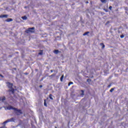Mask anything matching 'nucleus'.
Segmentation results:
<instances>
[{
  "mask_svg": "<svg viewBox=\"0 0 128 128\" xmlns=\"http://www.w3.org/2000/svg\"><path fill=\"white\" fill-rule=\"evenodd\" d=\"M8 110H14V112H16V114L18 116H20V114H18V112H19L20 114H22V110H18L16 108H14L12 106H9L8 107Z\"/></svg>",
  "mask_w": 128,
  "mask_h": 128,
  "instance_id": "f257e3e1",
  "label": "nucleus"
},
{
  "mask_svg": "<svg viewBox=\"0 0 128 128\" xmlns=\"http://www.w3.org/2000/svg\"><path fill=\"white\" fill-rule=\"evenodd\" d=\"M14 122V118L7 120L2 124H3L4 126L0 127V128H7L6 126V124H8V122Z\"/></svg>",
  "mask_w": 128,
  "mask_h": 128,
  "instance_id": "f03ea898",
  "label": "nucleus"
},
{
  "mask_svg": "<svg viewBox=\"0 0 128 128\" xmlns=\"http://www.w3.org/2000/svg\"><path fill=\"white\" fill-rule=\"evenodd\" d=\"M26 32H27V34L28 32L34 34V27L28 28V29L26 30Z\"/></svg>",
  "mask_w": 128,
  "mask_h": 128,
  "instance_id": "7ed1b4c3",
  "label": "nucleus"
},
{
  "mask_svg": "<svg viewBox=\"0 0 128 128\" xmlns=\"http://www.w3.org/2000/svg\"><path fill=\"white\" fill-rule=\"evenodd\" d=\"M6 84H7L8 87L9 88H12V86H14V84H12V83H11L10 82H7Z\"/></svg>",
  "mask_w": 128,
  "mask_h": 128,
  "instance_id": "20e7f679",
  "label": "nucleus"
},
{
  "mask_svg": "<svg viewBox=\"0 0 128 128\" xmlns=\"http://www.w3.org/2000/svg\"><path fill=\"white\" fill-rule=\"evenodd\" d=\"M8 14H1L0 15V18H8Z\"/></svg>",
  "mask_w": 128,
  "mask_h": 128,
  "instance_id": "39448f33",
  "label": "nucleus"
},
{
  "mask_svg": "<svg viewBox=\"0 0 128 128\" xmlns=\"http://www.w3.org/2000/svg\"><path fill=\"white\" fill-rule=\"evenodd\" d=\"M54 54H58V52L60 53V51L58 50H55L54 51Z\"/></svg>",
  "mask_w": 128,
  "mask_h": 128,
  "instance_id": "423d86ee",
  "label": "nucleus"
},
{
  "mask_svg": "<svg viewBox=\"0 0 128 128\" xmlns=\"http://www.w3.org/2000/svg\"><path fill=\"white\" fill-rule=\"evenodd\" d=\"M0 100H2V102H4V100H6V96H4L2 97H0Z\"/></svg>",
  "mask_w": 128,
  "mask_h": 128,
  "instance_id": "0eeeda50",
  "label": "nucleus"
},
{
  "mask_svg": "<svg viewBox=\"0 0 128 128\" xmlns=\"http://www.w3.org/2000/svg\"><path fill=\"white\" fill-rule=\"evenodd\" d=\"M40 52L38 54V56H42L44 54V50H40Z\"/></svg>",
  "mask_w": 128,
  "mask_h": 128,
  "instance_id": "6e6552de",
  "label": "nucleus"
},
{
  "mask_svg": "<svg viewBox=\"0 0 128 128\" xmlns=\"http://www.w3.org/2000/svg\"><path fill=\"white\" fill-rule=\"evenodd\" d=\"M8 92H12V94H14V88H10V90H8Z\"/></svg>",
  "mask_w": 128,
  "mask_h": 128,
  "instance_id": "1a4fd4ad",
  "label": "nucleus"
},
{
  "mask_svg": "<svg viewBox=\"0 0 128 128\" xmlns=\"http://www.w3.org/2000/svg\"><path fill=\"white\" fill-rule=\"evenodd\" d=\"M6 22H12V18H8L6 20Z\"/></svg>",
  "mask_w": 128,
  "mask_h": 128,
  "instance_id": "9d476101",
  "label": "nucleus"
},
{
  "mask_svg": "<svg viewBox=\"0 0 128 128\" xmlns=\"http://www.w3.org/2000/svg\"><path fill=\"white\" fill-rule=\"evenodd\" d=\"M100 46H102V50H104V48L106 46H104V43H102V42L100 44Z\"/></svg>",
  "mask_w": 128,
  "mask_h": 128,
  "instance_id": "9b49d317",
  "label": "nucleus"
},
{
  "mask_svg": "<svg viewBox=\"0 0 128 128\" xmlns=\"http://www.w3.org/2000/svg\"><path fill=\"white\" fill-rule=\"evenodd\" d=\"M80 92H82V94H80V96H84V90H81Z\"/></svg>",
  "mask_w": 128,
  "mask_h": 128,
  "instance_id": "f8f14e48",
  "label": "nucleus"
},
{
  "mask_svg": "<svg viewBox=\"0 0 128 128\" xmlns=\"http://www.w3.org/2000/svg\"><path fill=\"white\" fill-rule=\"evenodd\" d=\"M22 18L24 20H28V17L26 16H22Z\"/></svg>",
  "mask_w": 128,
  "mask_h": 128,
  "instance_id": "ddd939ff",
  "label": "nucleus"
},
{
  "mask_svg": "<svg viewBox=\"0 0 128 128\" xmlns=\"http://www.w3.org/2000/svg\"><path fill=\"white\" fill-rule=\"evenodd\" d=\"M88 34H90V32H86L83 34V36H88Z\"/></svg>",
  "mask_w": 128,
  "mask_h": 128,
  "instance_id": "4468645a",
  "label": "nucleus"
},
{
  "mask_svg": "<svg viewBox=\"0 0 128 128\" xmlns=\"http://www.w3.org/2000/svg\"><path fill=\"white\" fill-rule=\"evenodd\" d=\"M114 90H116V88H114L110 89V92H112Z\"/></svg>",
  "mask_w": 128,
  "mask_h": 128,
  "instance_id": "2eb2a0df",
  "label": "nucleus"
},
{
  "mask_svg": "<svg viewBox=\"0 0 128 128\" xmlns=\"http://www.w3.org/2000/svg\"><path fill=\"white\" fill-rule=\"evenodd\" d=\"M49 98H50V100H54V98H52V94H50L49 95Z\"/></svg>",
  "mask_w": 128,
  "mask_h": 128,
  "instance_id": "dca6fc26",
  "label": "nucleus"
},
{
  "mask_svg": "<svg viewBox=\"0 0 128 128\" xmlns=\"http://www.w3.org/2000/svg\"><path fill=\"white\" fill-rule=\"evenodd\" d=\"M64 75H62V76L60 77V82H62L63 80H64Z\"/></svg>",
  "mask_w": 128,
  "mask_h": 128,
  "instance_id": "f3484780",
  "label": "nucleus"
},
{
  "mask_svg": "<svg viewBox=\"0 0 128 128\" xmlns=\"http://www.w3.org/2000/svg\"><path fill=\"white\" fill-rule=\"evenodd\" d=\"M44 106H48L46 100H44Z\"/></svg>",
  "mask_w": 128,
  "mask_h": 128,
  "instance_id": "a211bd4d",
  "label": "nucleus"
},
{
  "mask_svg": "<svg viewBox=\"0 0 128 128\" xmlns=\"http://www.w3.org/2000/svg\"><path fill=\"white\" fill-rule=\"evenodd\" d=\"M100 2L102 3L106 4V0H100Z\"/></svg>",
  "mask_w": 128,
  "mask_h": 128,
  "instance_id": "6ab92c4d",
  "label": "nucleus"
},
{
  "mask_svg": "<svg viewBox=\"0 0 128 128\" xmlns=\"http://www.w3.org/2000/svg\"><path fill=\"white\" fill-rule=\"evenodd\" d=\"M70 84H74V82H70L68 84V86H70Z\"/></svg>",
  "mask_w": 128,
  "mask_h": 128,
  "instance_id": "aec40b11",
  "label": "nucleus"
},
{
  "mask_svg": "<svg viewBox=\"0 0 128 128\" xmlns=\"http://www.w3.org/2000/svg\"><path fill=\"white\" fill-rule=\"evenodd\" d=\"M120 38H124V35L122 34L121 36H120Z\"/></svg>",
  "mask_w": 128,
  "mask_h": 128,
  "instance_id": "412c9836",
  "label": "nucleus"
},
{
  "mask_svg": "<svg viewBox=\"0 0 128 128\" xmlns=\"http://www.w3.org/2000/svg\"><path fill=\"white\" fill-rule=\"evenodd\" d=\"M87 82H92V80L90 79V78H88L87 80Z\"/></svg>",
  "mask_w": 128,
  "mask_h": 128,
  "instance_id": "4be33fe9",
  "label": "nucleus"
},
{
  "mask_svg": "<svg viewBox=\"0 0 128 128\" xmlns=\"http://www.w3.org/2000/svg\"><path fill=\"white\" fill-rule=\"evenodd\" d=\"M110 21H108L106 24V26H108V24H110Z\"/></svg>",
  "mask_w": 128,
  "mask_h": 128,
  "instance_id": "5701e85b",
  "label": "nucleus"
},
{
  "mask_svg": "<svg viewBox=\"0 0 128 128\" xmlns=\"http://www.w3.org/2000/svg\"><path fill=\"white\" fill-rule=\"evenodd\" d=\"M110 86H112V84H110L108 86V88H110Z\"/></svg>",
  "mask_w": 128,
  "mask_h": 128,
  "instance_id": "b1692460",
  "label": "nucleus"
},
{
  "mask_svg": "<svg viewBox=\"0 0 128 128\" xmlns=\"http://www.w3.org/2000/svg\"><path fill=\"white\" fill-rule=\"evenodd\" d=\"M112 6H109V10H112Z\"/></svg>",
  "mask_w": 128,
  "mask_h": 128,
  "instance_id": "393cba45",
  "label": "nucleus"
},
{
  "mask_svg": "<svg viewBox=\"0 0 128 128\" xmlns=\"http://www.w3.org/2000/svg\"><path fill=\"white\" fill-rule=\"evenodd\" d=\"M104 10L106 12H108V10L107 9L104 8Z\"/></svg>",
  "mask_w": 128,
  "mask_h": 128,
  "instance_id": "a878e982",
  "label": "nucleus"
},
{
  "mask_svg": "<svg viewBox=\"0 0 128 128\" xmlns=\"http://www.w3.org/2000/svg\"><path fill=\"white\" fill-rule=\"evenodd\" d=\"M0 76H1L2 78H4V76L2 75L1 74H0Z\"/></svg>",
  "mask_w": 128,
  "mask_h": 128,
  "instance_id": "bb28decb",
  "label": "nucleus"
},
{
  "mask_svg": "<svg viewBox=\"0 0 128 128\" xmlns=\"http://www.w3.org/2000/svg\"><path fill=\"white\" fill-rule=\"evenodd\" d=\"M24 74H26V76H28V72H25L24 73Z\"/></svg>",
  "mask_w": 128,
  "mask_h": 128,
  "instance_id": "cd10ccee",
  "label": "nucleus"
},
{
  "mask_svg": "<svg viewBox=\"0 0 128 128\" xmlns=\"http://www.w3.org/2000/svg\"><path fill=\"white\" fill-rule=\"evenodd\" d=\"M54 76H56V74H52L50 76H51V77Z\"/></svg>",
  "mask_w": 128,
  "mask_h": 128,
  "instance_id": "c85d7f7f",
  "label": "nucleus"
},
{
  "mask_svg": "<svg viewBox=\"0 0 128 128\" xmlns=\"http://www.w3.org/2000/svg\"><path fill=\"white\" fill-rule=\"evenodd\" d=\"M39 88H42V85H40V86H39Z\"/></svg>",
  "mask_w": 128,
  "mask_h": 128,
  "instance_id": "c756f323",
  "label": "nucleus"
},
{
  "mask_svg": "<svg viewBox=\"0 0 128 128\" xmlns=\"http://www.w3.org/2000/svg\"><path fill=\"white\" fill-rule=\"evenodd\" d=\"M86 4H88V1H86Z\"/></svg>",
  "mask_w": 128,
  "mask_h": 128,
  "instance_id": "7c9ffc66",
  "label": "nucleus"
},
{
  "mask_svg": "<svg viewBox=\"0 0 128 128\" xmlns=\"http://www.w3.org/2000/svg\"><path fill=\"white\" fill-rule=\"evenodd\" d=\"M118 34H120V30H118Z\"/></svg>",
  "mask_w": 128,
  "mask_h": 128,
  "instance_id": "2f4dec72",
  "label": "nucleus"
},
{
  "mask_svg": "<svg viewBox=\"0 0 128 128\" xmlns=\"http://www.w3.org/2000/svg\"><path fill=\"white\" fill-rule=\"evenodd\" d=\"M50 72H54V70H50Z\"/></svg>",
  "mask_w": 128,
  "mask_h": 128,
  "instance_id": "473e14b6",
  "label": "nucleus"
},
{
  "mask_svg": "<svg viewBox=\"0 0 128 128\" xmlns=\"http://www.w3.org/2000/svg\"><path fill=\"white\" fill-rule=\"evenodd\" d=\"M90 78H94V76H90Z\"/></svg>",
  "mask_w": 128,
  "mask_h": 128,
  "instance_id": "72a5a7b5",
  "label": "nucleus"
},
{
  "mask_svg": "<svg viewBox=\"0 0 128 128\" xmlns=\"http://www.w3.org/2000/svg\"><path fill=\"white\" fill-rule=\"evenodd\" d=\"M86 78H90L89 76H86Z\"/></svg>",
  "mask_w": 128,
  "mask_h": 128,
  "instance_id": "f704fd0d",
  "label": "nucleus"
},
{
  "mask_svg": "<svg viewBox=\"0 0 128 128\" xmlns=\"http://www.w3.org/2000/svg\"><path fill=\"white\" fill-rule=\"evenodd\" d=\"M126 10H128V7L126 8Z\"/></svg>",
  "mask_w": 128,
  "mask_h": 128,
  "instance_id": "c9c22d12",
  "label": "nucleus"
},
{
  "mask_svg": "<svg viewBox=\"0 0 128 128\" xmlns=\"http://www.w3.org/2000/svg\"><path fill=\"white\" fill-rule=\"evenodd\" d=\"M55 128H56V126Z\"/></svg>",
  "mask_w": 128,
  "mask_h": 128,
  "instance_id": "e433bc0d",
  "label": "nucleus"
}]
</instances>
